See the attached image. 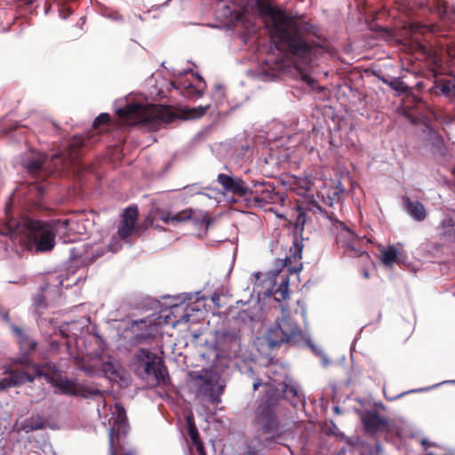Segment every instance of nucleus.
Wrapping results in <instances>:
<instances>
[{"label":"nucleus","mask_w":455,"mask_h":455,"mask_svg":"<svg viewBox=\"0 0 455 455\" xmlns=\"http://www.w3.org/2000/svg\"><path fill=\"white\" fill-rule=\"evenodd\" d=\"M259 12L264 19L271 41L304 62H311L321 47L317 27L300 20L297 15L288 13L270 3H258Z\"/></svg>","instance_id":"nucleus-1"},{"label":"nucleus","mask_w":455,"mask_h":455,"mask_svg":"<svg viewBox=\"0 0 455 455\" xmlns=\"http://www.w3.org/2000/svg\"><path fill=\"white\" fill-rule=\"evenodd\" d=\"M0 235L20 243H32L38 251H52L55 245V227L52 222L25 217L12 218L8 213L4 222L0 225Z\"/></svg>","instance_id":"nucleus-2"},{"label":"nucleus","mask_w":455,"mask_h":455,"mask_svg":"<svg viewBox=\"0 0 455 455\" xmlns=\"http://www.w3.org/2000/svg\"><path fill=\"white\" fill-rule=\"evenodd\" d=\"M120 118L132 123H141L151 129L158 130L163 124L174 122L179 118L170 106L148 105L140 103L128 104L117 110Z\"/></svg>","instance_id":"nucleus-3"},{"label":"nucleus","mask_w":455,"mask_h":455,"mask_svg":"<svg viewBox=\"0 0 455 455\" xmlns=\"http://www.w3.org/2000/svg\"><path fill=\"white\" fill-rule=\"evenodd\" d=\"M269 346L279 347L283 343L298 342L303 339V331L288 315L275 320L267 334Z\"/></svg>","instance_id":"nucleus-4"},{"label":"nucleus","mask_w":455,"mask_h":455,"mask_svg":"<svg viewBox=\"0 0 455 455\" xmlns=\"http://www.w3.org/2000/svg\"><path fill=\"white\" fill-rule=\"evenodd\" d=\"M255 422L259 430L264 434H272L271 436L265 438L263 444L267 445L270 443L282 444L280 442V434H276L280 423L275 411V403L271 400L260 403L255 412Z\"/></svg>","instance_id":"nucleus-5"},{"label":"nucleus","mask_w":455,"mask_h":455,"mask_svg":"<svg viewBox=\"0 0 455 455\" xmlns=\"http://www.w3.org/2000/svg\"><path fill=\"white\" fill-rule=\"evenodd\" d=\"M138 217L139 210L137 205H131L124 211L117 228L116 235L112 237L108 244L111 251L116 252L122 248L121 241L125 243H132V236L140 231V228L136 224Z\"/></svg>","instance_id":"nucleus-6"},{"label":"nucleus","mask_w":455,"mask_h":455,"mask_svg":"<svg viewBox=\"0 0 455 455\" xmlns=\"http://www.w3.org/2000/svg\"><path fill=\"white\" fill-rule=\"evenodd\" d=\"M337 245L342 249V253L349 258H357L360 267H371L373 261L367 251L363 250L361 241L356 235L346 228L336 236Z\"/></svg>","instance_id":"nucleus-7"},{"label":"nucleus","mask_w":455,"mask_h":455,"mask_svg":"<svg viewBox=\"0 0 455 455\" xmlns=\"http://www.w3.org/2000/svg\"><path fill=\"white\" fill-rule=\"evenodd\" d=\"M136 358L145 375L152 378L153 386L166 384L170 380L167 367L156 354L141 348L137 352Z\"/></svg>","instance_id":"nucleus-8"},{"label":"nucleus","mask_w":455,"mask_h":455,"mask_svg":"<svg viewBox=\"0 0 455 455\" xmlns=\"http://www.w3.org/2000/svg\"><path fill=\"white\" fill-rule=\"evenodd\" d=\"M48 378H44L53 387L58 388L63 395L80 396L83 398H91L96 395H102L100 389L91 386L79 384L76 380L68 379L63 377L54 378L51 372V368L46 370Z\"/></svg>","instance_id":"nucleus-9"},{"label":"nucleus","mask_w":455,"mask_h":455,"mask_svg":"<svg viewBox=\"0 0 455 455\" xmlns=\"http://www.w3.org/2000/svg\"><path fill=\"white\" fill-rule=\"evenodd\" d=\"M248 203L252 204L256 207H264L267 204H276L283 202L284 197L282 194L275 191L274 187L265 180H252L249 186Z\"/></svg>","instance_id":"nucleus-10"},{"label":"nucleus","mask_w":455,"mask_h":455,"mask_svg":"<svg viewBox=\"0 0 455 455\" xmlns=\"http://www.w3.org/2000/svg\"><path fill=\"white\" fill-rule=\"evenodd\" d=\"M90 143L91 140L89 138L84 139L83 136H74L66 149L60 155H54L52 160H60L61 163L59 168L60 169L69 168L82 156L84 148Z\"/></svg>","instance_id":"nucleus-11"},{"label":"nucleus","mask_w":455,"mask_h":455,"mask_svg":"<svg viewBox=\"0 0 455 455\" xmlns=\"http://www.w3.org/2000/svg\"><path fill=\"white\" fill-rule=\"evenodd\" d=\"M47 369L50 364H28L21 369H15L10 371L8 378L12 387L23 385L28 382H33L36 378H48Z\"/></svg>","instance_id":"nucleus-12"},{"label":"nucleus","mask_w":455,"mask_h":455,"mask_svg":"<svg viewBox=\"0 0 455 455\" xmlns=\"http://www.w3.org/2000/svg\"><path fill=\"white\" fill-rule=\"evenodd\" d=\"M127 424L126 411L119 404H116V411L112 427L109 428L108 441L110 455H117L115 451V442H119L120 435L125 431Z\"/></svg>","instance_id":"nucleus-13"},{"label":"nucleus","mask_w":455,"mask_h":455,"mask_svg":"<svg viewBox=\"0 0 455 455\" xmlns=\"http://www.w3.org/2000/svg\"><path fill=\"white\" fill-rule=\"evenodd\" d=\"M217 180L225 191L232 193L239 197H243L246 200L249 186L245 184V181L242 178L220 173Z\"/></svg>","instance_id":"nucleus-14"},{"label":"nucleus","mask_w":455,"mask_h":455,"mask_svg":"<svg viewBox=\"0 0 455 455\" xmlns=\"http://www.w3.org/2000/svg\"><path fill=\"white\" fill-rule=\"evenodd\" d=\"M362 422L367 434H376L379 432H386L389 429L390 422L381 417L377 411H367L362 417Z\"/></svg>","instance_id":"nucleus-15"},{"label":"nucleus","mask_w":455,"mask_h":455,"mask_svg":"<svg viewBox=\"0 0 455 455\" xmlns=\"http://www.w3.org/2000/svg\"><path fill=\"white\" fill-rule=\"evenodd\" d=\"M195 379L200 381L197 387L199 395L208 397L212 403L220 402L222 389L216 388V383L208 375L198 373L195 376Z\"/></svg>","instance_id":"nucleus-16"},{"label":"nucleus","mask_w":455,"mask_h":455,"mask_svg":"<svg viewBox=\"0 0 455 455\" xmlns=\"http://www.w3.org/2000/svg\"><path fill=\"white\" fill-rule=\"evenodd\" d=\"M403 203L407 213L416 221H423L427 218V211L419 201H412L410 197L403 196Z\"/></svg>","instance_id":"nucleus-17"},{"label":"nucleus","mask_w":455,"mask_h":455,"mask_svg":"<svg viewBox=\"0 0 455 455\" xmlns=\"http://www.w3.org/2000/svg\"><path fill=\"white\" fill-rule=\"evenodd\" d=\"M197 76L201 83V84H199L197 86H196L190 83L187 85H184L182 88H180V85H176V83H173V86L176 89H180L181 94L188 99H190V100L200 99L204 94V89L206 87V84L200 75H197Z\"/></svg>","instance_id":"nucleus-18"},{"label":"nucleus","mask_w":455,"mask_h":455,"mask_svg":"<svg viewBox=\"0 0 455 455\" xmlns=\"http://www.w3.org/2000/svg\"><path fill=\"white\" fill-rule=\"evenodd\" d=\"M45 159L44 156L38 155L34 156L32 159L28 160L24 164V166L29 174L36 177L37 179L43 178L46 175V170L44 169Z\"/></svg>","instance_id":"nucleus-19"},{"label":"nucleus","mask_w":455,"mask_h":455,"mask_svg":"<svg viewBox=\"0 0 455 455\" xmlns=\"http://www.w3.org/2000/svg\"><path fill=\"white\" fill-rule=\"evenodd\" d=\"M440 236L449 243H455V214L446 216L439 226Z\"/></svg>","instance_id":"nucleus-20"},{"label":"nucleus","mask_w":455,"mask_h":455,"mask_svg":"<svg viewBox=\"0 0 455 455\" xmlns=\"http://www.w3.org/2000/svg\"><path fill=\"white\" fill-rule=\"evenodd\" d=\"M433 92L435 94L441 93L448 98L455 97V76L437 83L433 88Z\"/></svg>","instance_id":"nucleus-21"},{"label":"nucleus","mask_w":455,"mask_h":455,"mask_svg":"<svg viewBox=\"0 0 455 455\" xmlns=\"http://www.w3.org/2000/svg\"><path fill=\"white\" fill-rule=\"evenodd\" d=\"M188 421V434L190 436L193 443L196 446L199 452L203 451V443L200 441L199 432L196 428V423L191 416L187 418Z\"/></svg>","instance_id":"nucleus-22"},{"label":"nucleus","mask_w":455,"mask_h":455,"mask_svg":"<svg viewBox=\"0 0 455 455\" xmlns=\"http://www.w3.org/2000/svg\"><path fill=\"white\" fill-rule=\"evenodd\" d=\"M180 309H182L184 312L180 315V317L174 322V325L179 323H186L189 321L190 316L193 315V313L196 311H199V309L196 308L192 305H186V307L183 308L178 305H175L172 307V314L176 315Z\"/></svg>","instance_id":"nucleus-23"},{"label":"nucleus","mask_w":455,"mask_h":455,"mask_svg":"<svg viewBox=\"0 0 455 455\" xmlns=\"http://www.w3.org/2000/svg\"><path fill=\"white\" fill-rule=\"evenodd\" d=\"M196 211L192 208L184 209L172 216V223H180L185 222L188 220H194L198 222L200 220L199 218L195 216Z\"/></svg>","instance_id":"nucleus-24"},{"label":"nucleus","mask_w":455,"mask_h":455,"mask_svg":"<svg viewBox=\"0 0 455 455\" xmlns=\"http://www.w3.org/2000/svg\"><path fill=\"white\" fill-rule=\"evenodd\" d=\"M44 426L45 422L41 417H32L23 422L21 429L26 433H29L35 430L43 429Z\"/></svg>","instance_id":"nucleus-25"},{"label":"nucleus","mask_w":455,"mask_h":455,"mask_svg":"<svg viewBox=\"0 0 455 455\" xmlns=\"http://www.w3.org/2000/svg\"><path fill=\"white\" fill-rule=\"evenodd\" d=\"M301 209L306 211L307 213L311 212L314 215L321 214L324 217H328V213L323 210L315 201L308 200L300 204Z\"/></svg>","instance_id":"nucleus-26"},{"label":"nucleus","mask_w":455,"mask_h":455,"mask_svg":"<svg viewBox=\"0 0 455 455\" xmlns=\"http://www.w3.org/2000/svg\"><path fill=\"white\" fill-rule=\"evenodd\" d=\"M432 151L435 155L444 156L447 153V148L444 146L443 139L439 134L431 136Z\"/></svg>","instance_id":"nucleus-27"},{"label":"nucleus","mask_w":455,"mask_h":455,"mask_svg":"<svg viewBox=\"0 0 455 455\" xmlns=\"http://www.w3.org/2000/svg\"><path fill=\"white\" fill-rule=\"evenodd\" d=\"M210 108V105L204 107L200 106L196 108H186L183 110V116L186 119H195L204 116L207 110Z\"/></svg>","instance_id":"nucleus-28"},{"label":"nucleus","mask_w":455,"mask_h":455,"mask_svg":"<svg viewBox=\"0 0 455 455\" xmlns=\"http://www.w3.org/2000/svg\"><path fill=\"white\" fill-rule=\"evenodd\" d=\"M397 256V250L391 245L382 251L381 261L385 266H391L396 260Z\"/></svg>","instance_id":"nucleus-29"},{"label":"nucleus","mask_w":455,"mask_h":455,"mask_svg":"<svg viewBox=\"0 0 455 455\" xmlns=\"http://www.w3.org/2000/svg\"><path fill=\"white\" fill-rule=\"evenodd\" d=\"M383 82L387 84L391 89L399 93H406L410 90V88L399 78H393L390 81L383 79Z\"/></svg>","instance_id":"nucleus-30"},{"label":"nucleus","mask_w":455,"mask_h":455,"mask_svg":"<svg viewBox=\"0 0 455 455\" xmlns=\"http://www.w3.org/2000/svg\"><path fill=\"white\" fill-rule=\"evenodd\" d=\"M101 371L104 376L109 379H116L119 377L118 371L112 362H104L101 364Z\"/></svg>","instance_id":"nucleus-31"},{"label":"nucleus","mask_w":455,"mask_h":455,"mask_svg":"<svg viewBox=\"0 0 455 455\" xmlns=\"http://www.w3.org/2000/svg\"><path fill=\"white\" fill-rule=\"evenodd\" d=\"M275 299L278 301L284 300L289 295V281L288 279L283 280L278 289L275 291Z\"/></svg>","instance_id":"nucleus-32"},{"label":"nucleus","mask_w":455,"mask_h":455,"mask_svg":"<svg viewBox=\"0 0 455 455\" xmlns=\"http://www.w3.org/2000/svg\"><path fill=\"white\" fill-rule=\"evenodd\" d=\"M303 245L301 242L299 241L298 238H294L293 246L290 248L291 256L286 258V260H291L293 258L294 260L298 259H301Z\"/></svg>","instance_id":"nucleus-33"},{"label":"nucleus","mask_w":455,"mask_h":455,"mask_svg":"<svg viewBox=\"0 0 455 455\" xmlns=\"http://www.w3.org/2000/svg\"><path fill=\"white\" fill-rule=\"evenodd\" d=\"M297 212H298V215H297V218L295 220V228L297 230L299 229L302 231L304 229V225H305L307 218V213L306 211L301 209L300 204L297 206Z\"/></svg>","instance_id":"nucleus-34"},{"label":"nucleus","mask_w":455,"mask_h":455,"mask_svg":"<svg viewBox=\"0 0 455 455\" xmlns=\"http://www.w3.org/2000/svg\"><path fill=\"white\" fill-rule=\"evenodd\" d=\"M172 215L173 214H172L170 212L164 211V210H162L159 208L156 209V211L154 212L155 218L161 220L162 221H164L166 224L172 223Z\"/></svg>","instance_id":"nucleus-35"},{"label":"nucleus","mask_w":455,"mask_h":455,"mask_svg":"<svg viewBox=\"0 0 455 455\" xmlns=\"http://www.w3.org/2000/svg\"><path fill=\"white\" fill-rule=\"evenodd\" d=\"M327 198L324 197L323 195H322L323 203L328 206H332L335 202L339 201V192H333L332 190H327L326 191Z\"/></svg>","instance_id":"nucleus-36"},{"label":"nucleus","mask_w":455,"mask_h":455,"mask_svg":"<svg viewBox=\"0 0 455 455\" xmlns=\"http://www.w3.org/2000/svg\"><path fill=\"white\" fill-rule=\"evenodd\" d=\"M327 198L324 197L323 195H322L323 203L328 206H332L335 202L339 201V192H333L332 190H327L326 191Z\"/></svg>","instance_id":"nucleus-37"},{"label":"nucleus","mask_w":455,"mask_h":455,"mask_svg":"<svg viewBox=\"0 0 455 455\" xmlns=\"http://www.w3.org/2000/svg\"><path fill=\"white\" fill-rule=\"evenodd\" d=\"M110 122V116L108 113H101L93 122L94 129H99L101 125L108 124Z\"/></svg>","instance_id":"nucleus-38"},{"label":"nucleus","mask_w":455,"mask_h":455,"mask_svg":"<svg viewBox=\"0 0 455 455\" xmlns=\"http://www.w3.org/2000/svg\"><path fill=\"white\" fill-rule=\"evenodd\" d=\"M37 343L35 340L24 338L20 340V347L26 352H30L36 349Z\"/></svg>","instance_id":"nucleus-39"},{"label":"nucleus","mask_w":455,"mask_h":455,"mask_svg":"<svg viewBox=\"0 0 455 455\" xmlns=\"http://www.w3.org/2000/svg\"><path fill=\"white\" fill-rule=\"evenodd\" d=\"M115 451L117 455H136L133 450H124V447L119 444V442H115Z\"/></svg>","instance_id":"nucleus-40"},{"label":"nucleus","mask_w":455,"mask_h":455,"mask_svg":"<svg viewBox=\"0 0 455 455\" xmlns=\"http://www.w3.org/2000/svg\"><path fill=\"white\" fill-rule=\"evenodd\" d=\"M299 188L302 189L304 192H307L311 190L312 188V182L305 178V179H299L298 180Z\"/></svg>","instance_id":"nucleus-41"},{"label":"nucleus","mask_w":455,"mask_h":455,"mask_svg":"<svg viewBox=\"0 0 455 455\" xmlns=\"http://www.w3.org/2000/svg\"><path fill=\"white\" fill-rule=\"evenodd\" d=\"M240 455H263V453L255 446L247 445L244 451Z\"/></svg>","instance_id":"nucleus-42"},{"label":"nucleus","mask_w":455,"mask_h":455,"mask_svg":"<svg viewBox=\"0 0 455 455\" xmlns=\"http://www.w3.org/2000/svg\"><path fill=\"white\" fill-rule=\"evenodd\" d=\"M11 381L8 377L0 379V391H4L6 388L12 387Z\"/></svg>","instance_id":"nucleus-43"},{"label":"nucleus","mask_w":455,"mask_h":455,"mask_svg":"<svg viewBox=\"0 0 455 455\" xmlns=\"http://www.w3.org/2000/svg\"><path fill=\"white\" fill-rule=\"evenodd\" d=\"M80 369L84 371L88 376H92L94 374V370L92 365H82Z\"/></svg>","instance_id":"nucleus-44"},{"label":"nucleus","mask_w":455,"mask_h":455,"mask_svg":"<svg viewBox=\"0 0 455 455\" xmlns=\"http://www.w3.org/2000/svg\"><path fill=\"white\" fill-rule=\"evenodd\" d=\"M384 394H385V396H386V398H387V400H389V401H394V400H395V399H397V398L402 397L403 395H404L405 394H407V392H403V393H401V394H399V395H394V396H388V395L387 394V391L384 389Z\"/></svg>","instance_id":"nucleus-45"},{"label":"nucleus","mask_w":455,"mask_h":455,"mask_svg":"<svg viewBox=\"0 0 455 455\" xmlns=\"http://www.w3.org/2000/svg\"><path fill=\"white\" fill-rule=\"evenodd\" d=\"M371 267H361V274L365 278V279H369L370 277V274H369V268Z\"/></svg>","instance_id":"nucleus-46"},{"label":"nucleus","mask_w":455,"mask_h":455,"mask_svg":"<svg viewBox=\"0 0 455 455\" xmlns=\"http://www.w3.org/2000/svg\"><path fill=\"white\" fill-rule=\"evenodd\" d=\"M284 391L288 394L292 395L293 396H298L297 390L294 387H286Z\"/></svg>","instance_id":"nucleus-47"},{"label":"nucleus","mask_w":455,"mask_h":455,"mask_svg":"<svg viewBox=\"0 0 455 455\" xmlns=\"http://www.w3.org/2000/svg\"><path fill=\"white\" fill-rule=\"evenodd\" d=\"M262 386V382L260 379H256L252 384L253 391H256L259 389V387Z\"/></svg>","instance_id":"nucleus-48"},{"label":"nucleus","mask_w":455,"mask_h":455,"mask_svg":"<svg viewBox=\"0 0 455 455\" xmlns=\"http://www.w3.org/2000/svg\"><path fill=\"white\" fill-rule=\"evenodd\" d=\"M331 190H332L333 192H339V197H340V195L343 193L344 189L343 188L341 187L340 184L337 185L336 187H334L333 188H331Z\"/></svg>","instance_id":"nucleus-49"},{"label":"nucleus","mask_w":455,"mask_h":455,"mask_svg":"<svg viewBox=\"0 0 455 455\" xmlns=\"http://www.w3.org/2000/svg\"><path fill=\"white\" fill-rule=\"evenodd\" d=\"M216 91L221 93L222 91H223V87L221 85H217L216 86Z\"/></svg>","instance_id":"nucleus-50"},{"label":"nucleus","mask_w":455,"mask_h":455,"mask_svg":"<svg viewBox=\"0 0 455 455\" xmlns=\"http://www.w3.org/2000/svg\"><path fill=\"white\" fill-rule=\"evenodd\" d=\"M52 125L54 126V128H55L56 130H59V129H60V126H59V125H58L54 121H52Z\"/></svg>","instance_id":"nucleus-51"},{"label":"nucleus","mask_w":455,"mask_h":455,"mask_svg":"<svg viewBox=\"0 0 455 455\" xmlns=\"http://www.w3.org/2000/svg\"><path fill=\"white\" fill-rule=\"evenodd\" d=\"M62 223H63V226H64V227H67V226H68V220H64Z\"/></svg>","instance_id":"nucleus-52"},{"label":"nucleus","mask_w":455,"mask_h":455,"mask_svg":"<svg viewBox=\"0 0 455 455\" xmlns=\"http://www.w3.org/2000/svg\"><path fill=\"white\" fill-rule=\"evenodd\" d=\"M422 444H423L424 446H426V445L427 444V442L426 440H423V441H422Z\"/></svg>","instance_id":"nucleus-53"},{"label":"nucleus","mask_w":455,"mask_h":455,"mask_svg":"<svg viewBox=\"0 0 455 455\" xmlns=\"http://www.w3.org/2000/svg\"><path fill=\"white\" fill-rule=\"evenodd\" d=\"M233 339H234V340H235V342L237 341V336H236V335H235V336H234V337H233Z\"/></svg>","instance_id":"nucleus-54"},{"label":"nucleus","mask_w":455,"mask_h":455,"mask_svg":"<svg viewBox=\"0 0 455 455\" xmlns=\"http://www.w3.org/2000/svg\"><path fill=\"white\" fill-rule=\"evenodd\" d=\"M339 407H335V412H338Z\"/></svg>","instance_id":"nucleus-55"},{"label":"nucleus","mask_w":455,"mask_h":455,"mask_svg":"<svg viewBox=\"0 0 455 455\" xmlns=\"http://www.w3.org/2000/svg\"><path fill=\"white\" fill-rule=\"evenodd\" d=\"M339 407H335V412H338Z\"/></svg>","instance_id":"nucleus-56"}]
</instances>
